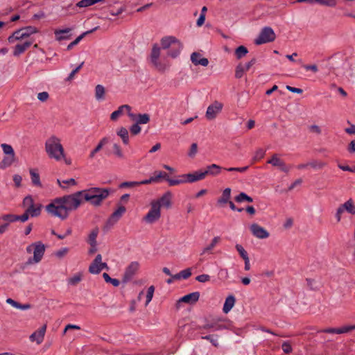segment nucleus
<instances>
[{"mask_svg": "<svg viewBox=\"0 0 355 355\" xmlns=\"http://www.w3.org/2000/svg\"><path fill=\"white\" fill-rule=\"evenodd\" d=\"M81 191L53 199L46 206V211L51 216L65 220L69 212L76 210L83 203Z\"/></svg>", "mask_w": 355, "mask_h": 355, "instance_id": "nucleus-1", "label": "nucleus"}, {"mask_svg": "<svg viewBox=\"0 0 355 355\" xmlns=\"http://www.w3.org/2000/svg\"><path fill=\"white\" fill-rule=\"evenodd\" d=\"M111 191V189L100 187H91L81 191L83 193V200L89 202L96 207L100 206L103 201L109 196Z\"/></svg>", "mask_w": 355, "mask_h": 355, "instance_id": "nucleus-2", "label": "nucleus"}, {"mask_svg": "<svg viewBox=\"0 0 355 355\" xmlns=\"http://www.w3.org/2000/svg\"><path fill=\"white\" fill-rule=\"evenodd\" d=\"M45 150L48 156L56 161L65 158L64 148L61 140L55 135H51L45 142Z\"/></svg>", "mask_w": 355, "mask_h": 355, "instance_id": "nucleus-3", "label": "nucleus"}, {"mask_svg": "<svg viewBox=\"0 0 355 355\" xmlns=\"http://www.w3.org/2000/svg\"><path fill=\"white\" fill-rule=\"evenodd\" d=\"M28 253L33 252V257L30 258L28 261V263H39L44 254L45 246L41 241L33 243L26 248Z\"/></svg>", "mask_w": 355, "mask_h": 355, "instance_id": "nucleus-4", "label": "nucleus"}, {"mask_svg": "<svg viewBox=\"0 0 355 355\" xmlns=\"http://www.w3.org/2000/svg\"><path fill=\"white\" fill-rule=\"evenodd\" d=\"M160 53L161 48L157 44H153L150 55V61L156 70L159 72H164L168 68L169 65L159 61Z\"/></svg>", "mask_w": 355, "mask_h": 355, "instance_id": "nucleus-5", "label": "nucleus"}, {"mask_svg": "<svg viewBox=\"0 0 355 355\" xmlns=\"http://www.w3.org/2000/svg\"><path fill=\"white\" fill-rule=\"evenodd\" d=\"M276 38L274 31L270 27H264L260 32L254 43L257 45L273 42Z\"/></svg>", "mask_w": 355, "mask_h": 355, "instance_id": "nucleus-6", "label": "nucleus"}, {"mask_svg": "<svg viewBox=\"0 0 355 355\" xmlns=\"http://www.w3.org/2000/svg\"><path fill=\"white\" fill-rule=\"evenodd\" d=\"M161 217V209L158 203L151 201L150 209L144 218V220L148 223H153L158 220Z\"/></svg>", "mask_w": 355, "mask_h": 355, "instance_id": "nucleus-7", "label": "nucleus"}, {"mask_svg": "<svg viewBox=\"0 0 355 355\" xmlns=\"http://www.w3.org/2000/svg\"><path fill=\"white\" fill-rule=\"evenodd\" d=\"M223 107V105L222 103L214 101L212 104L208 106L205 113V117L209 121L215 119L217 115L222 111Z\"/></svg>", "mask_w": 355, "mask_h": 355, "instance_id": "nucleus-8", "label": "nucleus"}, {"mask_svg": "<svg viewBox=\"0 0 355 355\" xmlns=\"http://www.w3.org/2000/svg\"><path fill=\"white\" fill-rule=\"evenodd\" d=\"M139 263L137 261L131 262L128 266L125 268V272L123 275L122 282L126 283L130 281L137 272L139 270Z\"/></svg>", "mask_w": 355, "mask_h": 355, "instance_id": "nucleus-9", "label": "nucleus"}, {"mask_svg": "<svg viewBox=\"0 0 355 355\" xmlns=\"http://www.w3.org/2000/svg\"><path fill=\"white\" fill-rule=\"evenodd\" d=\"M225 328V326L221 323L220 319L207 320L205 324L199 327L200 329H207L210 331L221 330Z\"/></svg>", "mask_w": 355, "mask_h": 355, "instance_id": "nucleus-10", "label": "nucleus"}, {"mask_svg": "<svg viewBox=\"0 0 355 355\" xmlns=\"http://www.w3.org/2000/svg\"><path fill=\"white\" fill-rule=\"evenodd\" d=\"M251 233L254 236L259 239H264L269 237V232L257 223H252L250 226Z\"/></svg>", "mask_w": 355, "mask_h": 355, "instance_id": "nucleus-11", "label": "nucleus"}, {"mask_svg": "<svg viewBox=\"0 0 355 355\" xmlns=\"http://www.w3.org/2000/svg\"><path fill=\"white\" fill-rule=\"evenodd\" d=\"M30 215L28 214L26 211L21 215H15V214H4L2 216V219H3V222L8 224V227L9 226L10 223H13L17 220H20L22 223L27 221L29 218Z\"/></svg>", "mask_w": 355, "mask_h": 355, "instance_id": "nucleus-12", "label": "nucleus"}, {"mask_svg": "<svg viewBox=\"0 0 355 355\" xmlns=\"http://www.w3.org/2000/svg\"><path fill=\"white\" fill-rule=\"evenodd\" d=\"M268 164L272 165L273 166L278 167L282 171L288 173L290 170V167L288 166L285 162L279 157L278 154H274L271 158L268 160Z\"/></svg>", "mask_w": 355, "mask_h": 355, "instance_id": "nucleus-13", "label": "nucleus"}, {"mask_svg": "<svg viewBox=\"0 0 355 355\" xmlns=\"http://www.w3.org/2000/svg\"><path fill=\"white\" fill-rule=\"evenodd\" d=\"M172 193L170 191H167L162 195L161 198L157 200H153L154 202H157L159 205V207H165L166 209L171 208L172 205Z\"/></svg>", "mask_w": 355, "mask_h": 355, "instance_id": "nucleus-14", "label": "nucleus"}, {"mask_svg": "<svg viewBox=\"0 0 355 355\" xmlns=\"http://www.w3.org/2000/svg\"><path fill=\"white\" fill-rule=\"evenodd\" d=\"M46 330V324H44L38 330L33 332L30 336L31 341L35 342L38 345L41 344L43 342Z\"/></svg>", "mask_w": 355, "mask_h": 355, "instance_id": "nucleus-15", "label": "nucleus"}, {"mask_svg": "<svg viewBox=\"0 0 355 355\" xmlns=\"http://www.w3.org/2000/svg\"><path fill=\"white\" fill-rule=\"evenodd\" d=\"M355 329V324L354 325H349V326H344L340 328H327L324 329L322 330L318 331V332H324L327 334H345L348 333L352 330Z\"/></svg>", "mask_w": 355, "mask_h": 355, "instance_id": "nucleus-16", "label": "nucleus"}, {"mask_svg": "<svg viewBox=\"0 0 355 355\" xmlns=\"http://www.w3.org/2000/svg\"><path fill=\"white\" fill-rule=\"evenodd\" d=\"M186 183H193L205 178V173L202 171H195L193 173L183 174Z\"/></svg>", "mask_w": 355, "mask_h": 355, "instance_id": "nucleus-17", "label": "nucleus"}, {"mask_svg": "<svg viewBox=\"0 0 355 355\" xmlns=\"http://www.w3.org/2000/svg\"><path fill=\"white\" fill-rule=\"evenodd\" d=\"M71 31V28H67L64 29H55L54 31L55 40L57 41H62L71 39V34H69Z\"/></svg>", "mask_w": 355, "mask_h": 355, "instance_id": "nucleus-18", "label": "nucleus"}, {"mask_svg": "<svg viewBox=\"0 0 355 355\" xmlns=\"http://www.w3.org/2000/svg\"><path fill=\"white\" fill-rule=\"evenodd\" d=\"M102 260L101 254L96 255L89 267V272L92 274H98L101 272V261Z\"/></svg>", "mask_w": 355, "mask_h": 355, "instance_id": "nucleus-19", "label": "nucleus"}, {"mask_svg": "<svg viewBox=\"0 0 355 355\" xmlns=\"http://www.w3.org/2000/svg\"><path fill=\"white\" fill-rule=\"evenodd\" d=\"M201 55L199 53L193 52L191 55V60L195 65H202L207 67L209 64V60L206 58H200Z\"/></svg>", "mask_w": 355, "mask_h": 355, "instance_id": "nucleus-20", "label": "nucleus"}, {"mask_svg": "<svg viewBox=\"0 0 355 355\" xmlns=\"http://www.w3.org/2000/svg\"><path fill=\"white\" fill-rule=\"evenodd\" d=\"M199 297H200L199 292H193V293H189V294L183 296L182 297H181L178 300V303L184 302V303H187L189 304H192L196 303L199 300Z\"/></svg>", "mask_w": 355, "mask_h": 355, "instance_id": "nucleus-21", "label": "nucleus"}, {"mask_svg": "<svg viewBox=\"0 0 355 355\" xmlns=\"http://www.w3.org/2000/svg\"><path fill=\"white\" fill-rule=\"evenodd\" d=\"M179 40L173 36H166L162 38L160 42L163 49H170L174 46Z\"/></svg>", "mask_w": 355, "mask_h": 355, "instance_id": "nucleus-22", "label": "nucleus"}, {"mask_svg": "<svg viewBox=\"0 0 355 355\" xmlns=\"http://www.w3.org/2000/svg\"><path fill=\"white\" fill-rule=\"evenodd\" d=\"M98 26H96L89 31H85L80 35L75 40L71 42L67 47V51H70L74 46L77 45L86 35L94 33L96 30H98Z\"/></svg>", "mask_w": 355, "mask_h": 355, "instance_id": "nucleus-23", "label": "nucleus"}, {"mask_svg": "<svg viewBox=\"0 0 355 355\" xmlns=\"http://www.w3.org/2000/svg\"><path fill=\"white\" fill-rule=\"evenodd\" d=\"M297 2H307L310 3H318L328 7H335L337 4L336 0H297Z\"/></svg>", "mask_w": 355, "mask_h": 355, "instance_id": "nucleus-24", "label": "nucleus"}, {"mask_svg": "<svg viewBox=\"0 0 355 355\" xmlns=\"http://www.w3.org/2000/svg\"><path fill=\"white\" fill-rule=\"evenodd\" d=\"M32 44L31 41H26L23 44H17L14 49L13 55L15 56H18L20 54L23 53L28 47Z\"/></svg>", "mask_w": 355, "mask_h": 355, "instance_id": "nucleus-25", "label": "nucleus"}, {"mask_svg": "<svg viewBox=\"0 0 355 355\" xmlns=\"http://www.w3.org/2000/svg\"><path fill=\"white\" fill-rule=\"evenodd\" d=\"M221 167L216 164H212L207 166V169L203 171L205 173V178L207 175L213 176L217 175L220 173Z\"/></svg>", "mask_w": 355, "mask_h": 355, "instance_id": "nucleus-26", "label": "nucleus"}, {"mask_svg": "<svg viewBox=\"0 0 355 355\" xmlns=\"http://www.w3.org/2000/svg\"><path fill=\"white\" fill-rule=\"evenodd\" d=\"M182 47V44L178 41L174 46L173 45L171 47V49L167 53L168 55L173 58H177L180 53Z\"/></svg>", "mask_w": 355, "mask_h": 355, "instance_id": "nucleus-27", "label": "nucleus"}, {"mask_svg": "<svg viewBox=\"0 0 355 355\" xmlns=\"http://www.w3.org/2000/svg\"><path fill=\"white\" fill-rule=\"evenodd\" d=\"M124 110H126L127 112H130L131 110V107L128 105H121L117 110L113 112L111 114L110 119L112 121H116L120 116L123 114Z\"/></svg>", "mask_w": 355, "mask_h": 355, "instance_id": "nucleus-28", "label": "nucleus"}, {"mask_svg": "<svg viewBox=\"0 0 355 355\" xmlns=\"http://www.w3.org/2000/svg\"><path fill=\"white\" fill-rule=\"evenodd\" d=\"M236 302V299L234 295H229L225 301L223 311L225 313H227L230 311V310L233 308Z\"/></svg>", "mask_w": 355, "mask_h": 355, "instance_id": "nucleus-29", "label": "nucleus"}, {"mask_svg": "<svg viewBox=\"0 0 355 355\" xmlns=\"http://www.w3.org/2000/svg\"><path fill=\"white\" fill-rule=\"evenodd\" d=\"M42 205H33L28 208H26L25 211L30 215L31 217H37L40 215L42 210Z\"/></svg>", "mask_w": 355, "mask_h": 355, "instance_id": "nucleus-30", "label": "nucleus"}, {"mask_svg": "<svg viewBox=\"0 0 355 355\" xmlns=\"http://www.w3.org/2000/svg\"><path fill=\"white\" fill-rule=\"evenodd\" d=\"M29 173H30V175H31V178L32 184L34 186H35V187H40V188L42 187V184L41 181H40V175L37 173V170L36 169H33V168H31L29 170Z\"/></svg>", "mask_w": 355, "mask_h": 355, "instance_id": "nucleus-31", "label": "nucleus"}, {"mask_svg": "<svg viewBox=\"0 0 355 355\" xmlns=\"http://www.w3.org/2000/svg\"><path fill=\"white\" fill-rule=\"evenodd\" d=\"M108 142V139L107 137H103L97 144L94 150H92L89 155V159H93L96 154L98 153L103 147Z\"/></svg>", "mask_w": 355, "mask_h": 355, "instance_id": "nucleus-32", "label": "nucleus"}, {"mask_svg": "<svg viewBox=\"0 0 355 355\" xmlns=\"http://www.w3.org/2000/svg\"><path fill=\"white\" fill-rule=\"evenodd\" d=\"M231 196V189L226 188L223 191L222 196L218 199L217 202L220 205L228 203Z\"/></svg>", "mask_w": 355, "mask_h": 355, "instance_id": "nucleus-33", "label": "nucleus"}, {"mask_svg": "<svg viewBox=\"0 0 355 355\" xmlns=\"http://www.w3.org/2000/svg\"><path fill=\"white\" fill-rule=\"evenodd\" d=\"M340 206L344 211H346L351 214H355V206L352 199L348 200Z\"/></svg>", "mask_w": 355, "mask_h": 355, "instance_id": "nucleus-34", "label": "nucleus"}, {"mask_svg": "<svg viewBox=\"0 0 355 355\" xmlns=\"http://www.w3.org/2000/svg\"><path fill=\"white\" fill-rule=\"evenodd\" d=\"M98 232H99L98 228L95 227L94 229H93L92 230V232L89 234L87 242L91 245V247L96 246V244H97L96 237L98 234Z\"/></svg>", "mask_w": 355, "mask_h": 355, "instance_id": "nucleus-35", "label": "nucleus"}, {"mask_svg": "<svg viewBox=\"0 0 355 355\" xmlns=\"http://www.w3.org/2000/svg\"><path fill=\"white\" fill-rule=\"evenodd\" d=\"M105 89L101 85H97L95 87V98L97 101L105 99Z\"/></svg>", "mask_w": 355, "mask_h": 355, "instance_id": "nucleus-36", "label": "nucleus"}, {"mask_svg": "<svg viewBox=\"0 0 355 355\" xmlns=\"http://www.w3.org/2000/svg\"><path fill=\"white\" fill-rule=\"evenodd\" d=\"M116 133H117V135L121 138L123 143L125 145L128 144V143H129L128 131L125 128L121 127V128H119L118 130Z\"/></svg>", "mask_w": 355, "mask_h": 355, "instance_id": "nucleus-37", "label": "nucleus"}, {"mask_svg": "<svg viewBox=\"0 0 355 355\" xmlns=\"http://www.w3.org/2000/svg\"><path fill=\"white\" fill-rule=\"evenodd\" d=\"M24 33H23L22 29L15 31L12 35L9 36L8 40L10 43H13L16 40H19L25 38Z\"/></svg>", "mask_w": 355, "mask_h": 355, "instance_id": "nucleus-38", "label": "nucleus"}, {"mask_svg": "<svg viewBox=\"0 0 355 355\" xmlns=\"http://www.w3.org/2000/svg\"><path fill=\"white\" fill-rule=\"evenodd\" d=\"M15 156L6 155L0 162V168H6L12 165L15 161Z\"/></svg>", "mask_w": 355, "mask_h": 355, "instance_id": "nucleus-39", "label": "nucleus"}, {"mask_svg": "<svg viewBox=\"0 0 355 355\" xmlns=\"http://www.w3.org/2000/svg\"><path fill=\"white\" fill-rule=\"evenodd\" d=\"M104 1L105 0H80L76 3V6L79 8H86L92 6L96 3Z\"/></svg>", "mask_w": 355, "mask_h": 355, "instance_id": "nucleus-40", "label": "nucleus"}, {"mask_svg": "<svg viewBox=\"0 0 355 355\" xmlns=\"http://www.w3.org/2000/svg\"><path fill=\"white\" fill-rule=\"evenodd\" d=\"M248 53V49L244 46H239L238 48L235 49V56L236 59L240 60L242 58L245 57Z\"/></svg>", "mask_w": 355, "mask_h": 355, "instance_id": "nucleus-41", "label": "nucleus"}, {"mask_svg": "<svg viewBox=\"0 0 355 355\" xmlns=\"http://www.w3.org/2000/svg\"><path fill=\"white\" fill-rule=\"evenodd\" d=\"M126 209L124 206H120L119 208L114 211L112 214L111 217L114 219L116 222L121 218L123 214L125 212Z\"/></svg>", "mask_w": 355, "mask_h": 355, "instance_id": "nucleus-42", "label": "nucleus"}, {"mask_svg": "<svg viewBox=\"0 0 355 355\" xmlns=\"http://www.w3.org/2000/svg\"><path fill=\"white\" fill-rule=\"evenodd\" d=\"M166 181L171 187L186 183L183 175H179L178 179L168 178H166Z\"/></svg>", "mask_w": 355, "mask_h": 355, "instance_id": "nucleus-43", "label": "nucleus"}, {"mask_svg": "<svg viewBox=\"0 0 355 355\" xmlns=\"http://www.w3.org/2000/svg\"><path fill=\"white\" fill-rule=\"evenodd\" d=\"M235 200L237 202H242L243 201L252 202L253 199L250 196H248L245 193L241 192L235 197Z\"/></svg>", "mask_w": 355, "mask_h": 355, "instance_id": "nucleus-44", "label": "nucleus"}, {"mask_svg": "<svg viewBox=\"0 0 355 355\" xmlns=\"http://www.w3.org/2000/svg\"><path fill=\"white\" fill-rule=\"evenodd\" d=\"M168 178V174L163 171H155L154 175L152 176L154 182H159L162 178L166 180Z\"/></svg>", "mask_w": 355, "mask_h": 355, "instance_id": "nucleus-45", "label": "nucleus"}, {"mask_svg": "<svg viewBox=\"0 0 355 355\" xmlns=\"http://www.w3.org/2000/svg\"><path fill=\"white\" fill-rule=\"evenodd\" d=\"M150 121V115L148 114H139L137 116L136 123L139 124H146Z\"/></svg>", "mask_w": 355, "mask_h": 355, "instance_id": "nucleus-46", "label": "nucleus"}, {"mask_svg": "<svg viewBox=\"0 0 355 355\" xmlns=\"http://www.w3.org/2000/svg\"><path fill=\"white\" fill-rule=\"evenodd\" d=\"M220 238L219 236L214 237L211 240V243L208 246H207L206 248H205L203 249L202 254H205V253L211 250L216 245V244L220 242Z\"/></svg>", "mask_w": 355, "mask_h": 355, "instance_id": "nucleus-47", "label": "nucleus"}, {"mask_svg": "<svg viewBox=\"0 0 355 355\" xmlns=\"http://www.w3.org/2000/svg\"><path fill=\"white\" fill-rule=\"evenodd\" d=\"M103 277L107 283H110L115 287L119 286L120 284V282L119 279L111 278L110 275L106 272H104L103 274Z\"/></svg>", "mask_w": 355, "mask_h": 355, "instance_id": "nucleus-48", "label": "nucleus"}, {"mask_svg": "<svg viewBox=\"0 0 355 355\" xmlns=\"http://www.w3.org/2000/svg\"><path fill=\"white\" fill-rule=\"evenodd\" d=\"M82 273H77L74 276L68 279V283L72 286H76L82 280Z\"/></svg>", "mask_w": 355, "mask_h": 355, "instance_id": "nucleus-49", "label": "nucleus"}, {"mask_svg": "<svg viewBox=\"0 0 355 355\" xmlns=\"http://www.w3.org/2000/svg\"><path fill=\"white\" fill-rule=\"evenodd\" d=\"M1 146L6 155L15 156V151L10 145L7 144H2Z\"/></svg>", "mask_w": 355, "mask_h": 355, "instance_id": "nucleus-50", "label": "nucleus"}, {"mask_svg": "<svg viewBox=\"0 0 355 355\" xmlns=\"http://www.w3.org/2000/svg\"><path fill=\"white\" fill-rule=\"evenodd\" d=\"M112 148H113V153L118 158H120V159L124 158V155L123 153L121 148L120 147V146L118 144H114Z\"/></svg>", "mask_w": 355, "mask_h": 355, "instance_id": "nucleus-51", "label": "nucleus"}, {"mask_svg": "<svg viewBox=\"0 0 355 355\" xmlns=\"http://www.w3.org/2000/svg\"><path fill=\"white\" fill-rule=\"evenodd\" d=\"M21 29H22L23 33H24V35L26 37L30 36L31 35H32L33 33H36L38 32L37 28L34 26H26Z\"/></svg>", "mask_w": 355, "mask_h": 355, "instance_id": "nucleus-52", "label": "nucleus"}, {"mask_svg": "<svg viewBox=\"0 0 355 355\" xmlns=\"http://www.w3.org/2000/svg\"><path fill=\"white\" fill-rule=\"evenodd\" d=\"M117 222L111 216L107 220L105 225L103 227V231H109Z\"/></svg>", "mask_w": 355, "mask_h": 355, "instance_id": "nucleus-53", "label": "nucleus"}, {"mask_svg": "<svg viewBox=\"0 0 355 355\" xmlns=\"http://www.w3.org/2000/svg\"><path fill=\"white\" fill-rule=\"evenodd\" d=\"M33 205H34V200L31 196H27L24 198L22 202V206L24 207L26 209L30 207Z\"/></svg>", "mask_w": 355, "mask_h": 355, "instance_id": "nucleus-54", "label": "nucleus"}, {"mask_svg": "<svg viewBox=\"0 0 355 355\" xmlns=\"http://www.w3.org/2000/svg\"><path fill=\"white\" fill-rule=\"evenodd\" d=\"M266 153V150L262 148H259L256 150L253 157V162H257L262 159Z\"/></svg>", "mask_w": 355, "mask_h": 355, "instance_id": "nucleus-55", "label": "nucleus"}, {"mask_svg": "<svg viewBox=\"0 0 355 355\" xmlns=\"http://www.w3.org/2000/svg\"><path fill=\"white\" fill-rule=\"evenodd\" d=\"M245 71H246L245 68H244L241 64H238L235 70L236 78H241L243 76Z\"/></svg>", "mask_w": 355, "mask_h": 355, "instance_id": "nucleus-56", "label": "nucleus"}, {"mask_svg": "<svg viewBox=\"0 0 355 355\" xmlns=\"http://www.w3.org/2000/svg\"><path fill=\"white\" fill-rule=\"evenodd\" d=\"M236 250L239 253L240 256L244 259L245 258L248 257V252L245 251V250L243 248V247L241 245L236 244L235 246Z\"/></svg>", "mask_w": 355, "mask_h": 355, "instance_id": "nucleus-57", "label": "nucleus"}, {"mask_svg": "<svg viewBox=\"0 0 355 355\" xmlns=\"http://www.w3.org/2000/svg\"><path fill=\"white\" fill-rule=\"evenodd\" d=\"M154 291H155V287L153 286H150L148 288V291H147V294H146V305H148V303L152 300V298L153 297Z\"/></svg>", "mask_w": 355, "mask_h": 355, "instance_id": "nucleus-58", "label": "nucleus"}, {"mask_svg": "<svg viewBox=\"0 0 355 355\" xmlns=\"http://www.w3.org/2000/svg\"><path fill=\"white\" fill-rule=\"evenodd\" d=\"M139 186L138 182H123L119 185V188H132Z\"/></svg>", "mask_w": 355, "mask_h": 355, "instance_id": "nucleus-59", "label": "nucleus"}, {"mask_svg": "<svg viewBox=\"0 0 355 355\" xmlns=\"http://www.w3.org/2000/svg\"><path fill=\"white\" fill-rule=\"evenodd\" d=\"M248 168H249L248 166L230 167V168H225V170L230 171V172L236 171V172H240V173H244L248 169Z\"/></svg>", "mask_w": 355, "mask_h": 355, "instance_id": "nucleus-60", "label": "nucleus"}, {"mask_svg": "<svg viewBox=\"0 0 355 355\" xmlns=\"http://www.w3.org/2000/svg\"><path fill=\"white\" fill-rule=\"evenodd\" d=\"M12 180L15 183V187L19 188L21 187L22 178L21 175H19L18 174H15L13 175Z\"/></svg>", "mask_w": 355, "mask_h": 355, "instance_id": "nucleus-61", "label": "nucleus"}, {"mask_svg": "<svg viewBox=\"0 0 355 355\" xmlns=\"http://www.w3.org/2000/svg\"><path fill=\"white\" fill-rule=\"evenodd\" d=\"M198 151V145L196 143H193L191 146L190 150L188 153V155L190 157H193Z\"/></svg>", "mask_w": 355, "mask_h": 355, "instance_id": "nucleus-62", "label": "nucleus"}, {"mask_svg": "<svg viewBox=\"0 0 355 355\" xmlns=\"http://www.w3.org/2000/svg\"><path fill=\"white\" fill-rule=\"evenodd\" d=\"M130 132L134 135H138L141 132V127L137 123L133 124L130 128Z\"/></svg>", "mask_w": 355, "mask_h": 355, "instance_id": "nucleus-63", "label": "nucleus"}, {"mask_svg": "<svg viewBox=\"0 0 355 355\" xmlns=\"http://www.w3.org/2000/svg\"><path fill=\"white\" fill-rule=\"evenodd\" d=\"M196 279L199 282L205 283L209 281L210 276L206 274H202L197 276Z\"/></svg>", "mask_w": 355, "mask_h": 355, "instance_id": "nucleus-64", "label": "nucleus"}]
</instances>
